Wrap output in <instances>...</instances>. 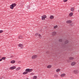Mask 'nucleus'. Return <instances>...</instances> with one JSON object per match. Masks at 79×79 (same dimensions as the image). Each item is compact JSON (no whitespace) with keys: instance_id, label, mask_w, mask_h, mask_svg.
Here are the masks:
<instances>
[{"instance_id":"obj_1","label":"nucleus","mask_w":79,"mask_h":79,"mask_svg":"<svg viewBox=\"0 0 79 79\" xmlns=\"http://www.w3.org/2000/svg\"><path fill=\"white\" fill-rule=\"evenodd\" d=\"M33 71V69H27L25 70V71L23 73V75H26V74H27L28 73H31L32 71Z\"/></svg>"},{"instance_id":"obj_2","label":"nucleus","mask_w":79,"mask_h":79,"mask_svg":"<svg viewBox=\"0 0 79 79\" xmlns=\"http://www.w3.org/2000/svg\"><path fill=\"white\" fill-rule=\"evenodd\" d=\"M69 42V41L67 40L65 42V44L64 45V47H66V48H70L72 47V45L71 44H68L66 45Z\"/></svg>"},{"instance_id":"obj_3","label":"nucleus","mask_w":79,"mask_h":79,"mask_svg":"<svg viewBox=\"0 0 79 79\" xmlns=\"http://www.w3.org/2000/svg\"><path fill=\"white\" fill-rule=\"evenodd\" d=\"M16 6V4L13 3L10 6V9H13L14 7Z\"/></svg>"},{"instance_id":"obj_4","label":"nucleus","mask_w":79,"mask_h":79,"mask_svg":"<svg viewBox=\"0 0 79 79\" xmlns=\"http://www.w3.org/2000/svg\"><path fill=\"white\" fill-rule=\"evenodd\" d=\"M73 73L75 74H79V71L78 70L75 69L73 71Z\"/></svg>"},{"instance_id":"obj_5","label":"nucleus","mask_w":79,"mask_h":79,"mask_svg":"<svg viewBox=\"0 0 79 79\" xmlns=\"http://www.w3.org/2000/svg\"><path fill=\"white\" fill-rule=\"evenodd\" d=\"M18 47H20V48L21 49H23V48H24V46L23 44H19L18 45Z\"/></svg>"},{"instance_id":"obj_6","label":"nucleus","mask_w":79,"mask_h":79,"mask_svg":"<svg viewBox=\"0 0 79 79\" xmlns=\"http://www.w3.org/2000/svg\"><path fill=\"white\" fill-rule=\"evenodd\" d=\"M37 58V55H34L31 56V59L32 60H34L35 59H36Z\"/></svg>"},{"instance_id":"obj_7","label":"nucleus","mask_w":79,"mask_h":79,"mask_svg":"<svg viewBox=\"0 0 79 79\" xmlns=\"http://www.w3.org/2000/svg\"><path fill=\"white\" fill-rule=\"evenodd\" d=\"M41 17L42 20H45V18H47V16H46L45 15H44L42 16Z\"/></svg>"},{"instance_id":"obj_8","label":"nucleus","mask_w":79,"mask_h":79,"mask_svg":"<svg viewBox=\"0 0 79 79\" xmlns=\"http://www.w3.org/2000/svg\"><path fill=\"white\" fill-rule=\"evenodd\" d=\"M16 68V66H13L10 67V69H11V70H13L14 69H15Z\"/></svg>"},{"instance_id":"obj_9","label":"nucleus","mask_w":79,"mask_h":79,"mask_svg":"<svg viewBox=\"0 0 79 79\" xmlns=\"http://www.w3.org/2000/svg\"><path fill=\"white\" fill-rule=\"evenodd\" d=\"M56 35V33L55 31H53L52 33V36H55Z\"/></svg>"},{"instance_id":"obj_10","label":"nucleus","mask_w":79,"mask_h":79,"mask_svg":"<svg viewBox=\"0 0 79 79\" xmlns=\"http://www.w3.org/2000/svg\"><path fill=\"white\" fill-rule=\"evenodd\" d=\"M66 23L67 24H70V23H72V21L71 20H69L67 21L66 22Z\"/></svg>"},{"instance_id":"obj_11","label":"nucleus","mask_w":79,"mask_h":79,"mask_svg":"<svg viewBox=\"0 0 79 79\" xmlns=\"http://www.w3.org/2000/svg\"><path fill=\"white\" fill-rule=\"evenodd\" d=\"M18 39H23V36L22 35H20L18 36Z\"/></svg>"},{"instance_id":"obj_12","label":"nucleus","mask_w":79,"mask_h":79,"mask_svg":"<svg viewBox=\"0 0 79 79\" xmlns=\"http://www.w3.org/2000/svg\"><path fill=\"white\" fill-rule=\"evenodd\" d=\"M69 58L70 60H73L74 59V57H69Z\"/></svg>"},{"instance_id":"obj_13","label":"nucleus","mask_w":79,"mask_h":79,"mask_svg":"<svg viewBox=\"0 0 79 79\" xmlns=\"http://www.w3.org/2000/svg\"><path fill=\"white\" fill-rule=\"evenodd\" d=\"M76 64V62H73L71 63V66H74V65H75Z\"/></svg>"},{"instance_id":"obj_14","label":"nucleus","mask_w":79,"mask_h":79,"mask_svg":"<svg viewBox=\"0 0 79 79\" xmlns=\"http://www.w3.org/2000/svg\"><path fill=\"white\" fill-rule=\"evenodd\" d=\"M69 26H70V27H73V26H74V23H71L69 24Z\"/></svg>"},{"instance_id":"obj_15","label":"nucleus","mask_w":79,"mask_h":79,"mask_svg":"<svg viewBox=\"0 0 79 79\" xmlns=\"http://www.w3.org/2000/svg\"><path fill=\"white\" fill-rule=\"evenodd\" d=\"M52 68V65H49L47 66V68L49 69V68Z\"/></svg>"},{"instance_id":"obj_16","label":"nucleus","mask_w":79,"mask_h":79,"mask_svg":"<svg viewBox=\"0 0 79 79\" xmlns=\"http://www.w3.org/2000/svg\"><path fill=\"white\" fill-rule=\"evenodd\" d=\"M66 76V74H65V73L62 74L60 75V77H64V76Z\"/></svg>"},{"instance_id":"obj_17","label":"nucleus","mask_w":79,"mask_h":79,"mask_svg":"<svg viewBox=\"0 0 79 79\" xmlns=\"http://www.w3.org/2000/svg\"><path fill=\"white\" fill-rule=\"evenodd\" d=\"M71 10L73 12H74V7H71Z\"/></svg>"},{"instance_id":"obj_18","label":"nucleus","mask_w":79,"mask_h":79,"mask_svg":"<svg viewBox=\"0 0 79 79\" xmlns=\"http://www.w3.org/2000/svg\"><path fill=\"white\" fill-rule=\"evenodd\" d=\"M50 18L51 19H54V16L53 15H51L50 17Z\"/></svg>"},{"instance_id":"obj_19","label":"nucleus","mask_w":79,"mask_h":79,"mask_svg":"<svg viewBox=\"0 0 79 79\" xmlns=\"http://www.w3.org/2000/svg\"><path fill=\"white\" fill-rule=\"evenodd\" d=\"M10 63L12 64H14V63H15V60H12L10 61Z\"/></svg>"},{"instance_id":"obj_20","label":"nucleus","mask_w":79,"mask_h":79,"mask_svg":"<svg viewBox=\"0 0 79 79\" xmlns=\"http://www.w3.org/2000/svg\"><path fill=\"white\" fill-rule=\"evenodd\" d=\"M73 12H71L69 14V16L70 17H71V16H73Z\"/></svg>"},{"instance_id":"obj_21","label":"nucleus","mask_w":79,"mask_h":79,"mask_svg":"<svg viewBox=\"0 0 79 79\" xmlns=\"http://www.w3.org/2000/svg\"><path fill=\"white\" fill-rule=\"evenodd\" d=\"M20 69H21V68L20 67H19L18 68H17L16 69V71H19V70H20Z\"/></svg>"},{"instance_id":"obj_22","label":"nucleus","mask_w":79,"mask_h":79,"mask_svg":"<svg viewBox=\"0 0 79 79\" xmlns=\"http://www.w3.org/2000/svg\"><path fill=\"white\" fill-rule=\"evenodd\" d=\"M59 71H60V69H58L56 70V72H57V73L59 72Z\"/></svg>"},{"instance_id":"obj_23","label":"nucleus","mask_w":79,"mask_h":79,"mask_svg":"<svg viewBox=\"0 0 79 79\" xmlns=\"http://www.w3.org/2000/svg\"><path fill=\"white\" fill-rule=\"evenodd\" d=\"M38 36L40 39H41V38H42V36H41V35L40 34H39L38 35Z\"/></svg>"},{"instance_id":"obj_24","label":"nucleus","mask_w":79,"mask_h":79,"mask_svg":"<svg viewBox=\"0 0 79 79\" xmlns=\"http://www.w3.org/2000/svg\"><path fill=\"white\" fill-rule=\"evenodd\" d=\"M37 76H34L33 77V79H37Z\"/></svg>"},{"instance_id":"obj_25","label":"nucleus","mask_w":79,"mask_h":79,"mask_svg":"<svg viewBox=\"0 0 79 79\" xmlns=\"http://www.w3.org/2000/svg\"><path fill=\"white\" fill-rule=\"evenodd\" d=\"M58 27V26L57 25L56 26L54 27V29H56Z\"/></svg>"},{"instance_id":"obj_26","label":"nucleus","mask_w":79,"mask_h":79,"mask_svg":"<svg viewBox=\"0 0 79 79\" xmlns=\"http://www.w3.org/2000/svg\"><path fill=\"white\" fill-rule=\"evenodd\" d=\"M6 58V57H3L2 58V60H5Z\"/></svg>"},{"instance_id":"obj_27","label":"nucleus","mask_w":79,"mask_h":79,"mask_svg":"<svg viewBox=\"0 0 79 79\" xmlns=\"http://www.w3.org/2000/svg\"><path fill=\"white\" fill-rule=\"evenodd\" d=\"M30 75L31 76H32L33 75H34V73H31L30 74Z\"/></svg>"},{"instance_id":"obj_28","label":"nucleus","mask_w":79,"mask_h":79,"mask_svg":"<svg viewBox=\"0 0 79 79\" xmlns=\"http://www.w3.org/2000/svg\"><path fill=\"white\" fill-rule=\"evenodd\" d=\"M4 77H0V79H4Z\"/></svg>"},{"instance_id":"obj_29","label":"nucleus","mask_w":79,"mask_h":79,"mask_svg":"<svg viewBox=\"0 0 79 79\" xmlns=\"http://www.w3.org/2000/svg\"><path fill=\"white\" fill-rule=\"evenodd\" d=\"M27 9H29V8H30V6L28 5L27 6Z\"/></svg>"},{"instance_id":"obj_30","label":"nucleus","mask_w":79,"mask_h":79,"mask_svg":"<svg viewBox=\"0 0 79 79\" xmlns=\"http://www.w3.org/2000/svg\"><path fill=\"white\" fill-rule=\"evenodd\" d=\"M39 35V34L38 33H36V34L35 35V36H37V35Z\"/></svg>"},{"instance_id":"obj_31","label":"nucleus","mask_w":79,"mask_h":79,"mask_svg":"<svg viewBox=\"0 0 79 79\" xmlns=\"http://www.w3.org/2000/svg\"><path fill=\"white\" fill-rule=\"evenodd\" d=\"M59 42H62V39H59Z\"/></svg>"},{"instance_id":"obj_32","label":"nucleus","mask_w":79,"mask_h":79,"mask_svg":"<svg viewBox=\"0 0 79 79\" xmlns=\"http://www.w3.org/2000/svg\"><path fill=\"white\" fill-rule=\"evenodd\" d=\"M58 75H56H56H54V77H58Z\"/></svg>"},{"instance_id":"obj_33","label":"nucleus","mask_w":79,"mask_h":79,"mask_svg":"<svg viewBox=\"0 0 79 79\" xmlns=\"http://www.w3.org/2000/svg\"><path fill=\"white\" fill-rule=\"evenodd\" d=\"M3 32V30H0V34H1V33H2Z\"/></svg>"},{"instance_id":"obj_34","label":"nucleus","mask_w":79,"mask_h":79,"mask_svg":"<svg viewBox=\"0 0 79 79\" xmlns=\"http://www.w3.org/2000/svg\"><path fill=\"white\" fill-rule=\"evenodd\" d=\"M67 61L68 62V63H69V62H70V61H70V60H67Z\"/></svg>"},{"instance_id":"obj_35","label":"nucleus","mask_w":79,"mask_h":79,"mask_svg":"<svg viewBox=\"0 0 79 79\" xmlns=\"http://www.w3.org/2000/svg\"><path fill=\"white\" fill-rule=\"evenodd\" d=\"M68 1V0H63V2H66Z\"/></svg>"},{"instance_id":"obj_36","label":"nucleus","mask_w":79,"mask_h":79,"mask_svg":"<svg viewBox=\"0 0 79 79\" xmlns=\"http://www.w3.org/2000/svg\"><path fill=\"white\" fill-rule=\"evenodd\" d=\"M21 62L20 61H19L18 62V63L19 64L20 63H21Z\"/></svg>"},{"instance_id":"obj_37","label":"nucleus","mask_w":79,"mask_h":79,"mask_svg":"<svg viewBox=\"0 0 79 79\" xmlns=\"http://www.w3.org/2000/svg\"><path fill=\"white\" fill-rule=\"evenodd\" d=\"M49 53V51H47L46 52V53Z\"/></svg>"},{"instance_id":"obj_38","label":"nucleus","mask_w":79,"mask_h":79,"mask_svg":"<svg viewBox=\"0 0 79 79\" xmlns=\"http://www.w3.org/2000/svg\"><path fill=\"white\" fill-rule=\"evenodd\" d=\"M2 61V59H0V61Z\"/></svg>"},{"instance_id":"obj_39","label":"nucleus","mask_w":79,"mask_h":79,"mask_svg":"<svg viewBox=\"0 0 79 79\" xmlns=\"http://www.w3.org/2000/svg\"><path fill=\"white\" fill-rule=\"evenodd\" d=\"M13 56H10V58H13Z\"/></svg>"},{"instance_id":"obj_40","label":"nucleus","mask_w":79,"mask_h":79,"mask_svg":"<svg viewBox=\"0 0 79 79\" xmlns=\"http://www.w3.org/2000/svg\"><path fill=\"white\" fill-rule=\"evenodd\" d=\"M78 12H79V9L78 10Z\"/></svg>"},{"instance_id":"obj_41","label":"nucleus","mask_w":79,"mask_h":79,"mask_svg":"<svg viewBox=\"0 0 79 79\" xmlns=\"http://www.w3.org/2000/svg\"><path fill=\"white\" fill-rule=\"evenodd\" d=\"M25 79H29L28 78H26Z\"/></svg>"},{"instance_id":"obj_42","label":"nucleus","mask_w":79,"mask_h":79,"mask_svg":"<svg viewBox=\"0 0 79 79\" xmlns=\"http://www.w3.org/2000/svg\"><path fill=\"white\" fill-rule=\"evenodd\" d=\"M1 56H0V59L1 58Z\"/></svg>"}]
</instances>
